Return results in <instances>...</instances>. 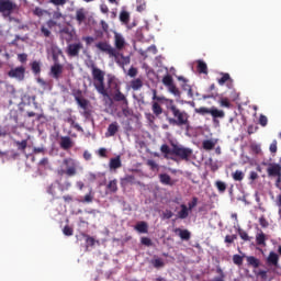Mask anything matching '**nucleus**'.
Instances as JSON below:
<instances>
[{"instance_id":"nucleus-1","label":"nucleus","mask_w":281,"mask_h":281,"mask_svg":"<svg viewBox=\"0 0 281 281\" xmlns=\"http://www.w3.org/2000/svg\"><path fill=\"white\" fill-rule=\"evenodd\" d=\"M91 74L93 87L98 93L110 100V102H119L122 106L123 114L126 115V113H128V99L122 93V90H120V85L114 81L113 78H110L108 85L109 87L112 86L113 91L109 93V90H106V87L104 86V76H106V74L95 66L91 67Z\"/></svg>"},{"instance_id":"nucleus-2","label":"nucleus","mask_w":281,"mask_h":281,"mask_svg":"<svg viewBox=\"0 0 281 281\" xmlns=\"http://www.w3.org/2000/svg\"><path fill=\"white\" fill-rule=\"evenodd\" d=\"M167 109L172 114V117L167 119V122L171 126H190V114L184 110H180L177 104H175V100H169Z\"/></svg>"},{"instance_id":"nucleus-3","label":"nucleus","mask_w":281,"mask_h":281,"mask_svg":"<svg viewBox=\"0 0 281 281\" xmlns=\"http://www.w3.org/2000/svg\"><path fill=\"white\" fill-rule=\"evenodd\" d=\"M14 12H19V4L14 0H0V14L2 16H10Z\"/></svg>"},{"instance_id":"nucleus-4","label":"nucleus","mask_w":281,"mask_h":281,"mask_svg":"<svg viewBox=\"0 0 281 281\" xmlns=\"http://www.w3.org/2000/svg\"><path fill=\"white\" fill-rule=\"evenodd\" d=\"M66 170L61 169L58 171V175L63 177V175H67V177H76L78 175V164L74 160V158H66L63 160Z\"/></svg>"},{"instance_id":"nucleus-5","label":"nucleus","mask_w":281,"mask_h":281,"mask_svg":"<svg viewBox=\"0 0 281 281\" xmlns=\"http://www.w3.org/2000/svg\"><path fill=\"white\" fill-rule=\"evenodd\" d=\"M171 153L176 157H179V159H181L182 161H190L193 151L189 147H183V146L172 144Z\"/></svg>"},{"instance_id":"nucleus-6","label":"nucleus","mask_w":281,"mask_h":281,"mask_svg":"<svg viewBox=\"0 0 281 281\" xmlns=\"http://www.w3.org/2000/svg\"><path fill=\"white\" fill-rule=\"evenodd\" d=\"M97 49L99 52H102V54H106L109 58H114V56L117 55V49L115 47L111 46L109 42L106 41H101L95 44Z\"/></svg>"},{"instance_id":"nucleus-7","label":"nucleus","mask_w":281,"mask_h":281,"mask_svg":"<svg viewBox=\"0 0 281 281\" xmlns=\"http://www.w3.org/2000/svg\"><path fill=\"white\" fill-rule=\"evenodd\" d=\"M82 43H72L68 44L66 48V54L69 56V58H78L80 56V49H82Z\"/></svg>"},{"instance_id":"nucleus-8","label":"nucleus","mask_w":281,"mask_h":281,"mask_svg":"<svg viewBox=\"0 0 281 281\" xmlns=\"http://www.w3.org/2000/svg\"><path fill=\"white\" fill-rule=\"evenodd\" d=\"M9 78H15V80H25V67L20 66L16 68H12L8 72Z\"/></svg>"},{"instance_id":"nucleus-9","label":"nucleus","mask_w":281,"mask_h":281,"mask_svg":"<svg viewBox=\"0 0 281 281\" xmlns=\"http://www.w3.org/2000/svg\"><path fill=\"white\" fill-rule=\"evenodd\" d=\"M119 67H126V65H131V56H124V54L116 52V56L113 57Z\"/></svg>"},{"instance_id":"nucleus-10","label":"nucleus","mask_w":281,"mask_h":281,"mask_svg":"<svg viewBox=\"0 0 281 281\" xmlns=\"http://www.w3.org/2000/svg\"><path fill=\"white\" fill-rule=\"evenodd\" d=\"M74 98H75L78 106H80V109H87V106H89V100L82 98V90L75 91Z\"/></svg>"},{"instance_id":"nucleus-11","label":"nucleus","mask_w":281,"mask_h":281,"mask_svg":"<svg viewBox=\"0 0 281 281\" xmlns=\"http://www.w3.org/2000/svg\"><path fill=\"white\" fill-rule=\"evenodd\" d=\"M114 45L116 52H122L124 47H126V40H124V36L120 33L114 34Z\"/></svg>"},{"instance_id":"nucleus-12","label":"nucleus","mask_w":281,"mask_h":281,"mask_svg":"<svg viewBox=\"0 0 281 281\" xmlns=\"http://www.w3.org/2000/svg\"><path fill=\"white\" fill-rule=\"evenodd\" d=\"M59 146L61 150H70V148H74V140L69 136H61Z\"/></svg>"},{"instance_id":"nucleus-13","label":"nucleus","mask_w":281,"mask_h":281,"mask_svg":"<svg viewBox=\"0 0 281 281\" xmlns=\"http://www.w3.org/2000/svg\"><path fill=\"white\" fill-rule=\"evenodd\" d=\"M266 262L269 267H278L280 262V256L276 251H270Z\"/></svg>"},{"instance_id":"nucleus-14","label":"nucleus","mask_w":281,"mask_h":281,"mask_svg":"<svg viewBox=\"0 0 281 281\" xmlns=\"http://www.w3.org/2000/svg\"><path fill=\"white\" fill-rule=\"evenodd\" d=\"M210 115H212L214 124H218L217 119L223 120V117H225V111L218 110L217 108L212 106L210 111Z\"/></svg>"},{"instance_id":"nucleus-15","label":"nucleus","mask_w":281,"mask_h":281,"mask_svg":"<svg viewBox=\"0 0 281 281\" xmlns=\"http://www.w3.org/2000/svg\"><path fill=\"white\" fill-rule=\"evenodd\" d=\"M173 234L176 236H179V238H181V240H190V238H192V233H190V231L188 229H181V228H175L173 229Z\"/></svg>"},{"instance_id":"nucleus-16","label":"nucleus","mask_w":281,"mask_h":281,"mask_svg":"<svg viewBox=\"0 0 281 281\" xmlns=\"http://www.w3.org/2000/svg\"><path fill=\"white\" fill-rule=\"evenodd\" d=\"M50 74L52 77L55 78V80H58V78H60V76L63 75V65L59 63H55L50 67Z\"/></svg>"},{"instance_id":"nucleus-17","label":"nucleus","mask_w":281,"mask_h":281,"mask_svg":"<svg viewBox=\"0 0 281 281\" xmlns=\"http://www.w3.org/2000/svg\"><path fill=\"white\" fill-rule=\"evenodd\" d=\"M178 80L182 83V89L183 91H187L189 98H194V92L192 91V86L188 85V79H186L184 77H178Z\"/></svg>"},{"instance_id":"nucleus-18","label":"nucleus","mask_w":281,"mask_h":281,"mask_svg":"<svg viewBox=\"0 0 281 281\" xmlns=\"http://www.w3.org/2000/svg\"><path fill=\"white\" fill-rule=\"evenodd\" d=\"M159 181L162 186H175L173 179L168 173H160L159 175Z\"/></svg>"},{"instance_id":"nucleus-19","label":"nucleus","mask_w":281,"mask_h":281,"mask_svg":"<svg viewBox=\"0 0 281 281\" xmlns=\"http://www.w3.org/2000/svg\"><path fill=\"white\" fill-rule=\"evenodd\" d=\"M64 122H67V124H70L71 128H75L79 133H82L85 130L80 124L76 123V116H68L67 119L64 120Z\"/></svg>"},{"instance_id":"nucleus-20","label":"nucleus","mask_w":281,"mask_h":281,"mask_svg":"<svg viewBox=\"0 0 281 281\" xmlns=\"http://www.w3.org/2000/svg\"><path fill=\"white\" fill-rule=\"evenodd\" d=\"M120 131V125L117 122H113L108 126V132L105 133L106 137H114V135Z\"/></svg>"},{"instance_id":"nucleus-21","label":"nucleus","mask_w":281,"mask_h":281,"mask_svg":"<svg viewBox=\"0 0 281 281\" xmlns=\"http://www.w3.org/2000/svg\"><path fill=\"white\" fill-rule=\"evenodd\" d=\"M137 180L135 179V176L133 175H126L124 178L121 179V184L122 186H135Z\"/></svg>"},{"instance_id":"nucleus-22","label":"nucleus","mask_w":281,"mask_h":281,"mask_svg":"<svg viewBox=\"0 0 281 281\" xmlns=\"http://www.w3.org/2000/svg\"><path fill=\"white\" fill-rule=\"evenodd\" d=\"M151 111L156 117H160L164 113V108L157 101L151 102Z\"/></svg>"},{"instance_id":"nucleus-23","label":"nucleus","mask_w":281,"mask_h":281,"mask_svg":"<svg viewBox=\"0 0 281 281\" xmlns=\"http://www.w3.org/2000/svg\"><path fill=\"white\" fill-rule=\"evenodd\" d=\"M256 243L259 247H267V235L262 232L257 233Z\"/></svg>"},{"instance_id":"nucleus-24","label":"nucleus","mask_w":281,"mask_h":281,"mask_svg":"<svg viewBox=\"0 0 281 281\" xmlns=\"http://www.w3.org/2000/svg\"><path fill=\"white\" fill-rule=\"evenodd\" d=\"M134 229L138 232V234H148V223L146 222H138Z\"/></svg>"},{"instance_id":"nucleus-25","label":"nucleus","mask_w":281,"mask_h":281,"mask_svg":"<svg viewBox=\"0 0 281 281\" xmlns=\"http://www.w3.org/2000/svg\"><path fill=\"white\" fill-rule=\"evenodd\" d=\"M246 261L248 267H254V269H258V267H260V259L254 256L246 257Z\"/></svg>"},{"instance_id":"nucleus-26","label":"nucleus","mask_w":281,"mask_h":281,"mask_svg":"<svg viewBox=\"0 0 281 281\" xmlns=\"http://www.w3.org/2000/svg\"><path fill=\"white\" fill-rule=\"evenodd\" d=\"M181 210L178 212V218L186 220L188 216H190V210L188 209V205L181 204Z\"/></svg>"},{"instance_id":"nucleus-27","label":"nucleus","mask_w":281,"mask_h":281,"mask_svg":"<svg viewBox=\"0 0 281 281\" xmlns=\"http://www.w3.org/2000/svg\"><path fill=\"white\" fill-rule=\"evenodd\" d=\"M111 170H117V168H122V159L120 156H116L110 160Z\"/></svg>"},{"instance_id":"nucleus-28","label":"nucleus","mask_w":281,"mask_h":281,"mask_svg":"<svg viewBox=\"0 0 281 281\" xmlns=\"http://www.w3.org/2000/svg\"><path fill=\"white\" fill-rule=\"evenodd\" d=\"M144 87V81L142 79L137 78L131 81V88L133 91H139Z\"/></svg>"},{"instance_id":"nucleus-29","label":"nucleus","mask_w":281,"mask_h":281,"mask_svg":"<svg viewBox=\"0 0 281 281\" xmlns=\"http://www.w3.org/2000/svg\"><path fill=\"white\" fill-rule=\"evenodd\" d=\"M153 102H168L170 104V99H166L165 97H159L157 95V91L154 89L153 90Z\"/></svg>"},{"instance_id":"nucleus-30","label":"nucleus","mask_w":281,"mask_h":281,"mask_svg":"<svg viewBox=\"0 0 281 281\" xmlns=\"http://www.w3.org/2000/svg\"><path fill=\"white\" fill-rule=\"evenodd\" d=\"M198 71H199V74L207 75V64H205V61L199 59L198 60Z\"/></svg>"},{"instance_id":"nucleus-31","label":"nucleus","mask_w":281,"mask_h":281,"mask_svg":"<svg viewBox=\"0 0 281 281\" xmlns=\"http://www.w3.org/2000/svg\"><path fill=\"white\" fill-rule=\"evenodd\" d=\"M214 146H216V143L212 139H206L202 143L204 150H213Z\"/></svg>"},{"instance_id":"nucleus-32","label":"nucleus","mask_w":281,"mask_h":281,"mask_svg":"<svg viewBox=\"0 0 281 281\" xmlns=\"http://www.w3.org/2000/svg\"><path fill=\"white\" fill-rule=\"evenodd\" d=\"M95 196V193H93V190H90L89 193H87L83 198V200L79 201L80 203H93V199Z\"/></svg>"},{"instance_id":"nucleus-33","label":"nucleus","mask_w":281,"mask_h":281,"mask_svg":"<svg viewBox=\"0 0 281 281\" xmlns=\"http://www.w3.org/2000/svg\"><path fill=\"white\" fill-rule=\"evenodd\" d=\"M106 190L115 194V192H117V180H111L106 186Z\"/></svg>"},{"instance_id":"nucleus-34","label":"nucleus","mask_w":281,"mask_h":281,"mask_svg":"<svg viewBox=\"0 0 281 281\" xmlns=\"http://www.w3.org/2000/svg\"><path fill=\"white\" fill-rule=\"evenodd\" d=\"M120 21L125 25L128 24V21H131V14L128 13V11H122L120 13Z\"/></svg>"},{"instance_id":"nucleus-35","label":"nucleus","mask_w":281,"mask_h":281,"mask_svg":"<svg viewBox=\"0 0 281 281\" xmlns=\"http://www.w3.org/2000/svg\"><path fill=\"white\" fill-rule=\"evenodd\" d=\"M217 277L213 278L212 281H225V272H223V269L221 267L216 268Z\"/></svg>"},{"instance_id":"nucleus-36","label":"nucleus","mask_w":281,"mask_h":281,"mask_svg":"<svg viewBox=\"0 0 281 281\" xmlns=\"http://www.w3.org/2000/svg\"><path fill=\"white\" fill-rule=\"evenodd\" d=\"M227 81L232 82V77L227 72H222V78H220L217 80L218 85H221V87H223V85H225V82H227Z\"/></svg>"},{"instance_id":"nucleus-37","label":"nucleus","mask_w":281,"mask_h":281,"mask_svg":"<svg viewBox=\"0 0 281 281\" xmlns=\"http://www.w3.org/2000/svg\"><path fill=\"white\" fill-rule=\"evenodd\" d=\"M170 93L176 95V98H181V91H179V88L175 86V83H171V86H167Z\"/></svg>"},{"instance_id":"nucleus-38","label":"nucleus","mask_w":281,"mask_h":281,"mask_svg":"<svg viewBox=\"0 0 281 281\" xmlns=\"http://www.w3.org/2000/svg\"><path fill=\"white\" fill-rule=\"evenodd\" d=\"M232 177L235 181H243V179H245V172L241 170H236L232 173Z\"/></svg>"},{"instance_id":"nucleus-39","label":"nucleus","mask_w":281,"mask_h":281,"mask_svg":"<svg viewBox=\"0 0 281 281\" xmlns=\"http://www.w3.org/2000/svg\"><path fill=\"white\" fill-rule=\"evenodd\" d=\"M215 187L217 188V190L221 194H223V192H225V190H227V183H225L221 180H217L215 182Z\"/></svg>"},{"instance_id":"nucleus-40","label":"nucleus","mask_w":281,"mask_h":281,"mask_svg":"<svg viewBox=\"0 0 281 281\" xmlns=\"http://www.w3.org/2000/svg\"><path fill=\"white\" fill-rule=\"evenodd\" d=\"M76 19L79 24L82 23L85 21V19H87V15L85 14V11L82 9L77 10Z\"/></svg>"},{"instance_id":"nucleus-41","label":"nucleus","mask_w":281,"mask_h":281,"mask_svg":"<svg viewBox=\"0 0 281 281\" xmlns=\"http://www.w3.org/2000/svg\"><path fill=\"white\" fill-rule=\"evenodd\" d=\"M31 69L33 71V74H35L37 76V74H41V63L40 61H33L31 64Z\"/></svg>"},{"instance_id":"nucleus-42","label":"nucleus","mask_w":281,"mask_h":281,"mask_svg":"<svg viewBox=\"0 0 281 281\" xmlns=\"http://www.w3.org/2000/svg\"><path fill=\"white\" fill-rule=\"evenodd\" d=\"M195 113H198L199 115H210V108H205V106H201V108H195Z\"/></svg>"},{"instance_id":"nucleus-43","label":"nucleus","mask_w":281,"mask_h":281,"mask_svg":"<svg viewBox=\"0 0 281 281\" xmlns=\"http://www.w3.org/2000/svg\"><path fill=\"white\" fill-rule=\"evenodd\" d=\"M162 83L165 85V87H170V86L175 85V81H173V79H172V76L166 75V76L162 78Z\"/></svg>"},{"instance_id":"nucleus-44","label":"nucleus","mask_w":281,"mask_h":281,"mask_svg":"<svg viewBox=\"0 0 281 281\" xmlns=\"http://www.w3.org/2000/svg\"><path fill=\"white\" fill-rule=\"evenodd\" d=\"M238 235L241 238V240H245L246 243H249V240H251V237H249V234H247V232L240 228L238 229Z\"/></svg>"},{"instance_id":"nucleus-45","label":"nucleus","mask_w":281,"mask_h":281,"mask_svg":"<svg viewBox=\"0 0 281 281\" xmlns=\"http://www.w3.org/2000/svg\"><path fill=\"white\" fill-rule=\"evenodd\" d=\"M15 146H18V150H25L27 148V140L23 139L21 142L16 140Z\"/></svg>"},{"instance_id":"nucleus-46","label":"nucleus","mask_w":281,"mask_h":281,"mask_svg":"<svg viewBox=\"0 0 281 281\" xmlns=\"http://www.w3.org/2000/svg\"><path fill=\"white\" fill-rule=\"evenodd\" d=\"M160 153H162L164 155H172V148L170 149V146L164 144L160 147Z\"/></svg>"},{"instance_id":"nucleus-47","label":"nucleus","mask_w":281,"mask_h":281,"mask_svg":"<svg viewBox=\"0 0 281 281\" xmlns=\"http://www.w3.org/2000/svg\"><path fill=\"white\" fill-rule=\"evenodd\" d=\"M199 204V198L194 196L192 198V201L188 203V210L192 211L196 205Z\"/></svg>"},{"instance_id":"nucleus-48","label":"nucleus","mask_w":281,"mask_h":281,"mask_svg":"<svg viewBox=\"0 0 281 281\" xmlns=\"http://www.w3.org/2000/svg\"><path fill=\"white\" fill-rule=\"evenodd\" d=\"M238 236L237 235H226L224 243H226L227 245H232V243H234V240H237Z\"/></svg>"},{"instance_id":"nucleus-49","label":"nucleus","mask_w":281,"mask_h":281,"mask_svg":"<svg viewBox=\"0 0 281 281\" xmlns=\"http://www.w3.org/2000/svg\"><path fill=\"white\" fill-rule=\"evenodd\" d=\"M47 193L50 194V196H53V199H58L56 196V186H54V184L48 186Z\"/></svg>"},{"instance_id":"nucleus-50","label":"nucleus","mask_w":281,"mask_h":281,"mask_svg":"<svg viewBox=\"0 0 281 281\" xmlns=\"http://www.w3.org/2000/svg\"><path fill=\"white\" fill-rule=\"evenodd\" d=\"M147 166H149L150 170H159V165L153 159L147 160Z\"/></svg>"},{"instance_id":"nucleus-51","label":"nucleus","mask_w":281,"mask_h":281,"mask_svg":"<svg viewBox=\"0 0 281 281\" xmlns=\"http://www.w3.org/2000/svg\"><path fill=\"white\" fill-rule=\"evenodd\" d=\"M220 105L225 106V109H229L232 106V103L229 102V99L227 98H222L220 100Z\"/></svg>"},{"instance_id":"nucleus-52","label":"nucleus","mask_w":281,"mask_h":281,"mask_svg":"<svg viewBox=\"0 0 281 281\" xmlns=\"http://www.w3.org/2000/svg\"><path fill=\"white\" fill-rule=\"evenodd\" d=\"M83 238H86V243L89 245V247H93V245H95V238L86 234L83 235Z\"/></svg>"},{"instance_id":"nucleus-53","label":"nucleus","mask_w":281,"mask_h":281,"mask_svg":"<svg viewBox=\"0 0 281 281\" xmlns=\"http://www.w3.org/2000/svg\"><path fill=\"white\" fill-rule=\"evenodd\" d=\"M250 148L255 155H260L262 153V148L258 144H252Z\"/></svg>"},{"instance_id":"nucleus-54","label":"nucleus","mask_w":281,"mask_h":281,"mask_svg":"<svg viewBox=\"0 0 281 281\" xmlns=\"http://www.w3.org/2000/svg\"><path fill=\"white\" fill-rule=\"evenodd\" d=\"M140 243L145 245V247H153V240L148 237H142Z\"/></svg>"},{"instance_id":"nucleus-55","label":"nucleus","mask_w":281,"mask_h":281,"mask_svg":"<svg viewBox=\"0 0 281 281\" xmlns=\"http://www.w3.org/2000/svg\"><path fill=\"white\" fill-rule=\"evenodd\" d=\"M41 33L43 34V36H45V38H49L52 36V31L45 27V25L41 27Z\"/></svg>"},{"instance_id":"nucleus-56","label":"nucleus","mask_w":281,"mask_h":281,"mask_svg":"<svg viewBox=\"0 0 281 281\" xmlns=\"http://www.w3.org/2000/svg\"><path fill=\"white\" fill-rule=\"evenodd\" d=\"M270 153L276 154L278 153V140H272L269 147Z\"/></svg>"},{"instance_id":"nucleus-57","label":"nucleus","mask_w":281,"mask_h":281,"mask_svg":"<svg viewBox=\"0 0 281 281\" xmlns=\"http://www.w3.org/2000/svg\"><path fill=\"white\" fill-rule=\"evenodd\" d=\"M63 234L65 236H74V228H71L70 226H65L63 229Z\"/></svg>"},{"instance_id":"nucleus-58","label":"nucleus","mask_w":281,"mask_h":281,"mask_svg":"<svg viewBox=\"0 0 281 281\" xmlns=\"http://www.w3.org/2000/svg\"><path fill=\"white\" fill-rule=\"evenodd\" d=\"M233 262L234 265H238V266L243 265V257L240 255H234Z\"/></svg>"},{"instance_id":"nucleus-59","label":"nucleus","mask_w":281,"mask_h":281,"mask_svg":"<svg viewBox=\"0 0 281 281\" xmlns=\"http://www.w3.org/2000/svg\"><path fill=\"white\" fill-rule=\"evenodd\" d=\"M164 266H165V263H164V260H162V259L158 258V259H155V260H154V267H155L156 269H161V267H164Z\"/></svg>"},{"instance_id":"nucleus-60","label":"nucleus","mask_w":281,"mask_h":281,"mask_svg":"<svg viewBox=\"0 0 281 281\" xmlns=\"http://www.w3.org/2000/svg\"><path fill=\"white\" fill-rule=\"evenodd\" d=\"M268 123H269V120L267 119V116L261 114L259 116V124H260V126H267Z\"/></svg>"},{"instance_id":"nucleus-61","label":"nucleus","mask_w":281,"mask_h":281,"mask_svg":"<svg viewBox=\"0 0 281 281\" xmlns=\"http://www.w3.org/2000/svg\"><path fill=\"white\" fill-rule=\"evenodd\" d=\"M26 115L27 117H37V120H43L44 117L43 113L37 114L35 112H27Z\"/></svg>"},{"instance_id":"nucleus-62","label":"nucleus","mask_w":281,"mask_h":281,"mask_svg":"<svg viewBox=\"0 0 281 281\" xmlns=\"http://www.w3.org/2000/svg\"><path fill=\"white\" fill-rule=\"evenodd\" d=\"M33 14H34L35 16H43V14H45V10L41 9L40 7H37V8H35V9L33 10Z\"/></svg>"},{"instance_id":"nucleus-63","label":"nucleus","mask_w":281,"mask_h":281,"mask_svg":"<svg viewBox=\"0 0 281 281\" xmlns=\"http://www.w3.org/2000/svg\"><path fill=\"white\" fill-rule=\"evenodd\" d=\"M127 76H130V78H135V76H137V68L131 67L127 71Z\"/></svg>"},{"instance_id":"nucleus-64","label":"nucleus","mask_w":281,"mask_h":281,"mask_svg":"<svg viewBox=\"0 0 281 281\" xmlns=\"http://www.w3.org/2000/svg\"><path fill=\"white\" fill-rule=\"evenodd\" d=\"M259 224H260L262 227H269V222L267 221V218L265 217V215H262V216L259 218Z\"/></svg>"}]
</instances>
